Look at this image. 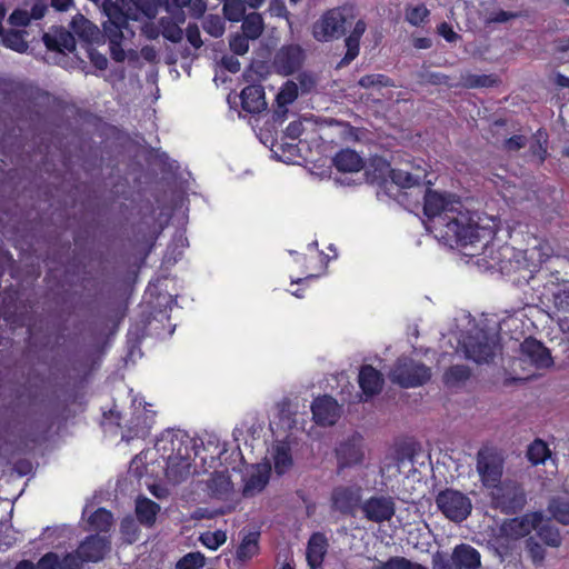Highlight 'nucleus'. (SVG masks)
<instances>
[{
  "mask_svg": "<svg viewBox=\"0 0 569 569\" xmlns=\"http://www.w3.org/2000/svg\"><path fill=\"white\" fill-rule=\"evenodd\" d=\"M270 466H257L256 471L244 481L242 496L244 498L253 497L260 492L269 481Z\"/></svg>",
  "mask_w": 569,
  "mask_h": 569,
  "instance_id": "b1692460",
  "label": "nucleus"
},
{
  "mask_svg": "<svg viewBox=\"0 0 569 569\" xmlns=\"http://www.w3.org/2000/svg\"><path fill=\"white\" fill-rule=\"evenodd\" d=\"M274 471L281 476L286 473L293 465L290 448L287 445H278L274 448Z\"/></svg>",
  "mask_w": 569,
  "mask_h": 569,
  "instance_id": "f704fd0d",
  "label": "nucleus"
},
{
  "mask_svg": "<svg viewBox=\"0 0 569 569\" xmlns=\"http://www.w3.org/2000/svg\"><path fill=\"white\" fill-rule=\"evenodd\" d=\"M31 20V16L26 10H16L10 16V22L13 26L23 27L27 26Z\"/></svg>",
  "mask_w": 569,
  "mask_h": 569,
  "instance_id": "bf43d9fd",
  "label": "nucleus"
},
{
  "mask_svg": "<svg viewBox=\"0 0 569 569\" xmlns=\"http://www.w3.org/2000/svg\"><path fill=\"white\" fill-rule=\"evenodd\" d=\"M438 32L448 42H455L459 38V36L452 30V28L447 22H442L441 24H439Z\"/></svg>",
  "mask_w": 569,
  "mask_h": 569,
  "instance_id": "0e129e2a",
  "label": "nucleus"
},
{
  "mask_svg": "<svg viewBox=\"0 0 569 569\" xmlns=\"http://www.w3.org/2000/svg\"><path fill=\"white\" fill-rule=\"evenodd\" d=\"M249 40L243 34H236L230 40V49L237 54H244L249 50Z\"/></svg>",
  "mask_w": 569,
  "mask_h": 569,
  "instance_id": "4d7b16f0",
  "label": "nucleus"
},
{
  "mask_svg": "<svg viewBox=\"0 0 569 569\" xmlns=\"http://www.w3.org/2000/svg\"><path fill=\"white\" fill-rule=\"evenodd\" d=\"M535 530L537 531V536L545 542V545L551 548H559L561 546L562 537L560 535V530L556 526L549 522H541L535 527Z\"/></svg>",
  "mask_w": 569,
  "mask_h": 569,
  "instance_id": "72a5a7b5",
  "label": "nucleus"
},
{
  "mask_svg": "<svg viewBox=\"0 0 569 569\" xmlns=\"http://www.w3.org/2000/svg\"><path fill=\"white\" fill-rule=\"evenodd\" d=\"M525 547L533 565L542 566L546 558V549L536 540V538L532 536L527 538Z\"/></svg>",
  "mask_w": 569,
  "mask_h": 569,
  "instance_id": "a18cd8bd",
  "label": "nucleus"
},
{
  "mask_svg": "<svg viewBox=\"0 0 569 569\" xmlns=\"http://www.w3.org/2000/svg\"><path fill=\"white\" fill-rule=\"evenodd\" d=\"M303 131V126L301 121H293L289 123L286 129L284 136L291 140L298 139Z\"/></svg>",
  "mask_w": 569,
  "mask_h": 569,
  "instance_id": "680f3d73",
  "label": "nucleus"
},
{
  "mask_svg": "<svg viewBox=\"0 0 569 569\" xmlns=\"http://www.w3.org/2000/svg\"><path fill=\"white\" fill-rule=\"evenodd\" d=\"M259 531L247 533L237 548V560L246 562L251 559L259 550Z\"/></svg>",
  "mask_w": 569,
  "mask_h": 569,
  "instance_id": "c85d7f7f",
  "label": "nucleus"
},
{
  "mask_svg": "<svg viewBox=\"0 0 569 569\" xmlns=\"http://www.w3.org/2000/svg\"><path fill=\"white\" fill-rule=\"evenodd\" d=\"M468 81L472 87H490L495 83L491 76H472Z\"/></svg>",
  "mask_w": 569,
  "mask_h": 569,
  "instance_id": "69168bd1",
  "label": "nucleus"
},
{
  "mask_svg": "<svg viewBox=\"0 0 569 569\" xmlns=\"http://www.w3.org/2000/svg\"><path fill=\"white\" fill-rule=\"evenodd\" d=\"M542 139H543V136L541 132H539L537 136L536 143L533 146H531V150H532L533 154H536L540 161H542L545 159L546 153H547V149L542 144Z\"/></svg>",
  "mask_w": 569,
  "mask_h": 569,
  "instance_id": "774afa93",
  "label": "nucleus"
},
{
  "mask_svg": "<svg viewBox=\"0 0 569 569\" xmlns=\"http://www.w3.org/2000/svg\"><path fill=\"white\" fill-rule=\"evenodd\" d=\"M550 450L545 441L541 439H536L527 450V458L533 465L545 463V461L549 458Z\"/></svg>",
  "mask_w": 569,
  "mask_h": 569,
  "instance_id": "4c0bfd02",
  "label": "nucleus"
},
{
  "mask_svg": "<svg viewBox=\"0 0 569 569\" xmlns=\"http://www.w3.org/2000/svg\"><path fill=\"white\" fill-rule=\"evenodd\" d=\"M540 301L549 309L551 318H569V281L560 280L558 272L550 273L543 283Z\"/></svg>",
  "mask_w": 569,
  "mask_h": 569,
  "instance_id": "39448f33",
  "label": "nucleus"
},
{
  "mask_svg": "<svg viewBox=\"0 0 569 569\" xmlns=\"http://www.w3.org/2000/svg\"><path fill=\"white\" fill-rule=\"evenodd\" d=\"M548 512L550 513L551 518L556 520L558 523L562 526H569V500L555 496L549 499Z\"/></svg>",
  "mask_w": 569,
  "mask_h": 569,
  "instance_id": "a878e982",
  "label": "nucleus"
},
{
  "mask_svg": "<svg viewBox=\"0 0 569 569\" xmlns=\"http://www.w3.org/2000/svg\"><path fill=\"white\" fill-rule=\"evenodd\" d=\"M361 487L338 486L333 488L331 493V507L342 516L355 517L358 508L361 509Z\"/></svg>",
  "mask_w": 569,
  "mask_h": 569,
  "instance_id": "9b49d317",
  "label": "nucleus"
},
{
  "mask_svg": "<svg viewBox=\"0 0 569 569\" xmlns=\"http://www.w3.org/2000/svg\"><path fill=\"white\" fill-rule=\"evenodd\" d=\"M477 470L483 486L492 490L502 482L503 460L497 453L480 450L477 455Z\"/></svg>",
  "mask_w": 569,
  "mask_h": 569,
  "instance_id": "9d476101",
  "label": "nucleus"
},
{
  "mask_svg": "<svg viewBox=\"0 0 569 569\" xmlns=\"http://www.w3.org/2000/svg\"><path fill=\"white\" fill-rule=\"evenodd\" d=\"M390 177L391 180L401 188H410L426 180L427 171L420 166L416 168L415 172H409L403 169H393L391 170Z\"/></svg>",
  "mask_w": 569,
  "mask_h": 569,
  "instance_id": "393cba45",
  "label": "nucleus"
},
{
  "mask_svg": "<svg viewBox=\"0 0 569 569\" xmlns=\"http://www.w3.org/2000/svg\"><path fill=\"white\" fill-rule=\"evenodd\" d=\"M336 456L338 470L361 463L365 458L362 435L355 431L342 440L336 448Z\"/></svg>",
  "mask_w": 569,
  "mask_h": 569,
  "instance_id": "f8f14e48",
  "label": "nucleus"
},
{
  "mask_svg": "<svg viewBox=\"0 0 569 569\" xmlns=\"http://www.w3.org/2000/svg\"><path fill=\"white\" fill-rule=\"evenodd\" d=\"M305 58L300 46L290 44L282 47L276 56V66L280 72L290 74L295 72L302 63Z\"/></svg>",
  "mask_w": 569,
  "mask_h": 569,
  "instance_id": "f3484780",
  "label": "nucleus"
},
{
  "mask_svg": "<svg viewBox=\"0 0 569 569\" xmlns=\"http://www.w3.org/2000/svg\"><path fill=\"white\" fill-rule=\"evenodd\" d=\"M88 521L94 530L108 532L113 525V516L106 508H98Z\"/></svg>",
  "mask_w": 569,
  "mask_h": 569,
  "instance_id": "c9c22d12",
  "label": "nucleus"
},
{
  "mask_svg": "<svg viewBox=\"0 0 569 569\" xmlns=\"http://www.w3.org/2000/svg\"><path fill=\"white\" fill-rule=\"evenodd\" d=\"M70 26L72 31L87 42L94 41L99 36L98 28L81 14H77Z\"/></svg>",
  "mask_w": 569,
  "mask_h": 569,
  "instance_id": "cd10ccee",
  "label": "nucleus"
},
{
  "mask_svg": "<svg viewBox=\"0 0 569 569\" xmlns=\"http://www.w3.org/2000/svg\"><path fill=\"white\" fill-rule=\"evenodd\" d=\"M348 27H351V30L345 39L347 52L339 66L349 64L358 57L360 39L367 30L366 21L357 19L356 9L352 6L345 4L325 11L311 28L312 37L317 41L330 42L343 37Z\"/></svg>",
  "mask_w": 569,
  "mask_h": 569,
  "instance_id": "7ed1b4c3",
  "label": "nucleus"
},
{
  "mask_svg": "<svg viewBox=\"0 0 569 569\" xmlns=\"http://www.w3.org/2000/svg\"><path fill=\"white\" fill-rule=\"evenodd\" d=\"M0 37H1V42L6 47H8L17 52H24L28 49V43L23 39V34L20 31L11 30V31H7V32L2 33V30H1Z\"/></svg>",
  "mask_w": 569,
  "mask_h": 569,
  "instance_id": "a19ab883",
  "label": "nucleus"
},
{
  "mask_svg": "<svg viewBox=\"0 0 569 569\" xmlns=\"http://www.w3.org/2000/svg\"><path fill=\"white\" fill-rule=\"evenodd\" d=\"M436 505L441 513L456 523L466 520L472 510L470 498L463 492L446 488L436 496Z\"/></svg>",
  "mask_w": 569,
  "mask_h": 569,
  "instance_id": "0eeeda50",
  "label": "nucleus"
},
{
  "mask_svg": "<svg viewBox=\"0 0 569 569\" xmlns=\"http://www.w3.org/2000/svg\"><path fill=\"white\" fill-rule=\"evenodd\" d=\"M430 369L423 363L416 362L412 358H399L389 378L392 383L401 388L422 386L430 379Z\"/></svg>",
  "mask_w": 569,
  "mask_h": 569,
  "instance_id": "1a4fd4ad",
  "label": "nucleus"
},
{
  "mask_svg": "<svg viewBox=\"0 0 569 569\" xmlns=\"http://www.w3.org/2000/svg\"><path fill=\"white\" fill-rule=\"evenodd\" d=\"M423 212L428 219L426 228L436 238L450 247H459L465 256L478 258L477 264L486 269L511 273L528 267L532 271L551 252L548 243H539L523 252L508 246L496 249L491 243L495 227L481 223L476 213L463 210L459 198L449 192L427 190Z\"/></svg>",
  "mask_w": 569,
  "mask_h": 569,
  "instance_id": "f257e3e1",
  "label": "nucleus"
},
{
  "mask_svg": "<svg viewBox=\"0 0 569 569\" xmlns=\"http://www.w3.org/2000/svg\"><path fill=\"white\" fill-rule=\"evenodd\" d=\"M513 366L517 365L520 368L526 366L535 368V370L549 369L555 366V358H513Z\"/></svg>",
  "mask_w": 569,
  "mask_h": 569,
  "instance_id": "49530a36",
  "label": "nucleus"
},
{
  "mask_svg": "<svg viewBox=\"0 0 569 569\" xmlns=\"http://www.w3.org/2000/svg\"><path fill=\"white\" fill-rule=\"evenodd\" d=\"M43 41L48 49L59 52H72L76 48L74 37L71 32L57 28L43 34Z\"/></svg>",
  "mask_w": 569,
  "mask_h": 569,
  "instance_id": "6ab92c4d",
  "label": "nucleus"
},
{
  "mask_svg": "<svg viewBox=\"0 0 569 569\" xmlns=\"http://www.w3.org/2000/svg\"><path fill=\"white\" fill-rule=\"evenodd\" d=\"M471 371L467 366L457 365L450 367L443 375V381L448 388H459L469 378Z\"/></svg>",
  "mask_w": 569,
  "mask_h": 569,
  "instance_id": "473e14b6",
  "label": "nucleus"
},
{
  "mask_svg": "<svg viewBox=\"0 0 569 569\" xmlns=\"http://www.w3.org/2000/svg\"><path fill=\"white\" fill-rule=\"evenodd\" d=\"M190 0H171V4H166V10L170 13H178L177 19L179 22L184 21V14L182 8L189 3Z\"/></svg>",
  "mask_w": 569,
  "mask_h": 569,
  "instance_id": "13d9d810",
  "label": "nucleus"
},
{
  "mask_svg": "<svg viewBox=\"0 0 569 569\" xmlns=\"http://www.w3.org/2000/svg\"><path fill=\"white\" fill-rule=\"evenodd\" d=\"M172 18L174 19V23L172 26H166L164 19H161L162 24V34L166 39L172 41V42H179L182 39V29L179 27V21L177 19L178 13H171Z\"/></svg>",
  "mask_w": 569,
  "mask_h": 569,
  "instance_id": "8fccbe9b",
  "label": "nucleus"
},
{
  "mask_svg": "<svg viewBox=\"0 0 569 569\" xmlns=\"http://www.w3.org/2000/svg\"><path fill=\"white\" fill-rule=\"evenodd\" d=\"M246 6L243 0H226L223 14L229 21L239 22L246 17Z\"/></svg>",
  "mask_w": 569,
  "mask_h": 569,
  "instance_id": "79ce46f5",
  "label": "nucleus"
},
{
  "mask_svg": "<svg viewBox=\"0 0 569 569\" xmlns=\"http://www.w3.org/2000/svg\"><path fill=\"white\" fill-rule=\"evenodd\" d=\"M227 540V535L222 530H217L214 532L207 531L201 533L200 541L210 549H217L221 545H223Z\"/></svg>",
  "mask_w": 569,
  "mask_h": 569,
  "instance_id": "de8ad7c7",
  "label": "nucleus"
},
{
  "mask_svg": "<svg viewBox=\"0 0 569 569\" xmlns=\"http://www.w3.org/2000/svg\"><path fill=\"white\" fill-rule=\"evenodd\" d=\"M207 485L216 498H222L232 491V482L229 475L224 471H214Z\"/></svg>",
  "mask_w": 569,
  "mask_h": 569,
  "instance_id": "bb28decb",
  "label": "nucleus"
},
{
  "mask_svg": "<svg viewBox=\"0 0 569 569\" xmlns=\"http://www.w3.org/2000/svg\"><path fill=\"white\" fill-rule=\"evenodd\" d=\"M188 41L194 47L200 48L202 46V40L200 37V31L197 24H189L186 30Z\"/></svg>",
  "mask_w": 569,
  "mask_h": 569,
  "instance_id": "052dcab7",
  "label": "nucleus"
},
{
  "mask_svg": "<svg viewBox=\"0 0 569 569\" xmlns=\"http://www.w3.org/2000/svg\"><path fill=\"white\" fill-rule=\"evenodd\" d=\"M243 36L251 40L258 39L264 29L262 16L257 12H251L242 19Z\"/></svg>",
  "mask_w": 569,
  "mask_h": 569,
  "instance_id": "7c9ffc66",
  "label": "nucleus"
},
{
  "mask_svg": "<svg viewBox=\"0 0 569 569\" xmlns=\"http://www.w3.org/2000/svg\"><path fill=\"white\" fill-rule=\"evenodd\" d=\"M317 247H318L317 241H313L308 246V249L312 251V254L310 256V259L308 262L303 261V266H305L303 271L305 272L315 271L317 269L315 266H312L313 261H316L319 264V269H326V267L328 264V260H329L328 256L325 254L323 252L318 251ZM302 260H306V259L302 256L298 254L296 261L301 262Z\"/></svg>",
  "mask_w": 569,
  "mask_h": 569,
  "instance_id": "58836bf2",
  "label": "nucleus"
},
{
  "mask_svg": "<svg viewBox=\"0 0 569 569\" xmlns=\"http://www.w3.org/2000/svg\"><path fill=\"white\" fill-rule=\"evenodd\" d=\"M84 562H99L111 551L109 537L99 533L90 535L76 550Z\"/></svg>",
  "mask_w": 569,
  "mask_h": 569,
  "instance_id": "2eb2a0df",
  "label": "nucleus"
},
{
  "mask_svg": "<svg viewBox=\"0 0 569 569\" xmlns=\"http://www.w3.org/2000/svg\"><path fill=\"white\" fill-rule=\"evenodd\" d=\"M407 558L393 556L390 557L387 561H378L377 565L372 566L371 569H406Z\"/></svg>",
  "mask_w": 569,
  "mask_h": 569,
  "instance_id": "5fc2aeb1",
  "label": "nucleus"
},
{
  "mask_svg": "<svg viewBox=\"0 0 569 569\" xmlns=\"http://www.w3.org/2000/svg\"><path fill=\"white\" fill-rule=\"evenodd\" d=\"M36 569H58L60 558L56 552H47L37 562Z\"/></svg>",
  "mask_w": 569,
  "mask_h": 569,
  "instance_id": "6e6d98bb",
  "label": "nucleus"
},
{
  "mask_svg": "<svg viewBox=\"0 0 569 569\" xmlns=\"http://www.w3.org/2000/svg\"><path fill=\"white\" fill-rule=\"evenodd\" d=\"M311 412L317 425L333 426L341 416V408L331 396L325 395L313 400Z\"/></svg>",
  "mask_w": 569,
  "mask_h": 569,
  "instance_id": "dca6fc26",
  "label": "nucleus"
},
{
  "mask_svg": "<svg viewBox=\"0 0 569 569\" xmlns=\"http://www.w3.org/2000/svg\"><path fill=\"white\" fill-rule=\"evenodd\" d=\"M114 10L117 13L110 14L109 20L103 24L110 43L121 41L126 38V33L133 34L129 20L154 18L158 13V3L156 0H116Z\"/></svg>",
  "mask_w": 569,
  "mask_h": 569,
  "instance_id": "20e7f679",
  "label": "nucleus"
},
{
  "mask_svg": "<svg viewBox=\"0 0 569 569\" xmlns=\"http://www.w3.org/2000/svg\"><path fill=\"white\" fill-rule=\"evenodd\" d=\"M381 373L371 366H363L359 372V385L366 396L378 395L382 389Z\"/></svg>",
  "mask_w": 569,
  "mask_h": 569,
  "instance_id": "5701e85b",
  "label": "nucleus"
},
{
  "mask_svg": "<svg viewBox=\"0 0 569 569\" xmlns=\"http://www.w3.org/2000/svg\"><path fill=\"white\" fill-rule=\"evenodd\" d=\"M242 108L250 113H258L266 109L264 91L260 86H248L240 94Z\"/></svg>",
  "mask_w": 569,
  "mask_h": 569,
  "instance_id": "4be33fe9",
  "label": "nucleus"
},
{
  "mask_svg": "<svg viewBox=\"0 0 569 569\" xmlns=\"http://www.w3.org/2000/svg\"><path fill=\"white\" fill-rule=\"evenodd\" d=\"M139 526L132 516H127L121 520L120 533L124 543H134L139 538Z\"/></svg>",
  "mask_w": 569,
  "mask_h": 569,
  "instance_id": "ea45409f",
  "label": "nucleus"
},
{
  "mask_svg": "<svg viewBox=\"0 0 569 569\" xmlns=\"http://www.w3.org/2000/svg\"><path fill=\"white\" fill-rule=\"evenodd\" d=\"M298 80L302 92H309L316 86V78L310 73H301Z\"/></svg>",
  "mask_w": 569,
  "mask_h": 569,
  "instance_id": "e2e57ef3",
  "label": "nucleus"
},
{
  "mask_svg": "<svg viewBox=\"0 0 569 569\" xmlns=\"http://www.w3.org/2000/svg\"><path fill=\"white\" fill-rule=\"evenodd\" d=\"M333 164L340 172L356 173L363 168L365 162L355 150L343 149L335 156Z\"/></svg>",
  "mask_w": 569,
  "mask_h": 569,
  "instance_id": "412c9836",
  "label": "nucleus"
},
{
  "mask_svg": "<svg viewBox=\"0 0 569 569\" xmlns=\"http://www.w3.org/2000/svg\"><path fill=\"white\" fill-rule=\"evenodd\" d=\"M160 506L151 499L139 496L136 499V516L140 525L152 528L157 520V515L160 512Z\"/></svg>",
  "mask_w": 569,
  "mask_h": 569,
  "instance_id": "aec40b11",
  "label": "nucleus"
},
{
  "mask_svg": "<svg viewBox=\"0 0 569 569\" xmlns=\"http://www.w3.org/2000/svg\"><path fill=\"white\" fill-rule=\"evenodd\" d=\"M543 521L542 512L536 511L522 517L506 519L499 527L501 537L520 539L528 536L535 527Z\"/></svg>",
  "mask_w": 569,
  "mask_h": 569,
  "instance_id": "ddd939ff",
  "label": "nucleus"
},
{
  "mask_svg": "<svg viewBox=\"0 0 569 569\" xmlns=\"http://www.w3.org/2000/svg\"><path fill=\"white\" fill-rule=\"evenodd\" d=\"M190 463L187 458L170 456L167 461L166 472L169 478L180 481L190 472Z\"/></svg>",
  "mask_w": 569,
  "mask_h": 569,
  "instance_id": "2f4dec72",
  "label": "nucleus"
},
{
  "mask_svg": "<svg viewBox=\"0 0 569 569\" xmlns=\"http://www.w3.org/2000/svg\"><path fill=\"white\" fill-rule=\"evenodd\" d=\"M361 511L367 520L382 523L392 519L396 503L390 496H372L362 502Z\"/></svg>",
  "mask_w": 569,
  "mask_h": 569,
  "instance_id": "4468645a",
  "label": "nucleus"
},
{
  "mask_svg": "<svg viewBox=\"0 0 569 569\" xmlns=\"http://www.w3.org/2000/svg\"><path fill=\"white\" fill-rule=\"evenodd\" d=\"M429 10L425 4L407 6L405 9V19L415 27L421 26L428 18Z\"/></svg>",
  "mask_w": 569,
  "mask_h": 569,
  "instance_id": "37998d69",
  "label": "nucleus"
},
{
  "mask_svg": "<svg viewBox=\"0 0 569 569\" xmlns=\"http://www.w3.org/2000/svg\"><path fill=\"white\" fill-rule=\"evenodd\" d=\"M480 566L479 551L468 543L456 546L450 558L440 552L432 557V569H479Z\"/></svg>",
  "mask_w": 569,
  "mask_h": 569,
  "instance_id": "6e6552de",
  "label": "nucleus"
},
{
  "mask_svg": "<svg viewBox=\"0 0 569 569\" xmlns=\"http://www.w3.org/2000/svg\"><path fill=\"white\" fill-rule=\"evenodd\" d=\"M362 88H381L391 86V81L383 74H367L359 80Z\"/></svg>",
  "mask_w": 569,
  "mask_h": 569,
  "instance_id": "3c124183",
  "label": "nucleus"
},
{
  "mask_svg": "<svg viewBox=\"0 0 569 569\" xmlns=\"http://www.w3.org/2000/svg\"><path fill=\"white\" fill-rule=\"evenodd\" d=\"M278 417L281 421H286L288 427L291 428L295 423L293 417L296 416V410L292 409V402L289 398H283L280 402L277 403Z\"/></svg>",
  "mask_w": 569,
  "mask_h": 569,
  "instance_id": "09e8293b",
  "label": "nucleus"
},
{
  "mask_svg": "<svg viewBox=\"0 0 569 569\" xmlns=\"http://www.w3.org/2000/svg\"><path fill=\"white\" fill-rule=\"evenodd\" d=\"M526 317L523 310L505 312L501 318L476 320L460 311L442 335V356H497L520 349L522 356H550L543 343L532 337L520 342Z\"/></svg>",
  "mask_w": 569,
  "mask_h": 569,
  "instance_id": "f03ea898",
  "label": "nucleus"
},
{
  "mask_svg": "<svg viewBox=\"0 0 569 569\" xmlns=\"http://www.w3.org/2000/svg\"><path fill=\"white\" fill-rule=\"evenodd\" d=\"M490 496L491 506L505 515H516L527 503L525 489L520 483L511 479H506L499 486H496L491 490Z\"/></svg>",
  "mask_w": 569,
  "mask_h": 569,
  "instance_id": "423d86ee",
  "label": "nucleus"
},
{
  "mask_svg": "<svg viewBox=\"0 0 569 569\" xmlns=\"http://www.w3.org/2000/svg\"><path fill=\"white\" fill-rule=\"evenodd\" d=\"M83 560L77 551L68 552L61 560L58 569H83Z\"/></svg>",
  "mask_w": 569,
  "mask_h": 569,
  "instance_id": "864d4df0",
  "label": "nucleus"
},
{
  "mask_svg": "<svg viewBox=\"0 0 569 569\" xmlns=\"http://www.w3.org/2000/svg\"><path fill=\"white\" fill-rule=\"evenodd\" d=\"M298 97V86L293 81H287L279 93L277 94V104L278 109L276 110V116L278 118H283L287 109L286 107L292 103Z\"/></svg>",
  "mask_w": 569,
  "mask_h": 569,
  "instance_id": "c756f323",
  "label": "nucleus"
},
{
  "mask_svg": "<svg viewBox=\"0 0 569 569\" xmlns=\"http://www.w3.org/2000/svg\"><path fill=\"white\" fill-rule=\"evenodd\" d=\"M206 565V557L199 552L184 555L177 563L176 569H201Z\"/></svg>",
  "mask_w": 569,
  "mask_h": 569,
  "instance_id": "c03bdc74",
  "label": "nucleus"
},
{
  "mask_svg": "<svg viewBox=\"0 0 569 569\" xmlns=\"http://www.w3.org/2000/svg\"><path fill=\"white\" fill-rule=\"evenodd\" d=\"M269 11L276 17H287L288 11L282 0H271Z\"/></svg>",
  "mask_w": 569,
  "mask_h": 569,
  "instance_id": "338daca9",
  "label": "nucleus"
},
{
  "mask_svg": "<svg viewBox=\"0 0 569 569\" xmlns=\"http://www.w3.org/2000/svg\"><path fill=\"white\" fill-rule=\"evenodd\" d=\"M508 538L501 537L500 535L492 540L487 542V548L499 558L500 562L506 561L512 557V546L507 540Z\"/></svg>",
  "mask_w": 569,
  "mask_h": 569,
  "instance_id": "e433bc0d",
  "label": "nucleus"
},
{
  "mask_svg": "<svg viewBox=\"0 0 569 569\" xmlns=\"http://www.w3.org/2000/svg\"><path fill=\"white\" fill-rule=\"evenodd\" d=\"M203 28L208 33L216 38L221 37L224 32L223 21L216 16H209L208 18H206Z\"/></svg>",
  "mask_w": 569,
  "mask_h": 569,
  "instance_id": "603ef678",
  "label": "nucleus"
},
{
  "mask_svg": "<svg viewBox=\"0 0 569 569\" xmlns=\"http://www.w3.org/2000/svg\"><path fill=\"white\" fill-rule=\"evenodd\" d=\"M328 540L321 532H315L310 537L307 546V561L310 569H323L322 561L327 553Z\"/></svg>",
  "mask_w": 569,
  "mask_h": 569,
  "instance_id": "a211bd4d",
  "label": "nucleus"
}]
</instances>
